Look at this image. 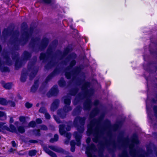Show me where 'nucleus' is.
<instances>
[{
	"label": "nucleus",
	"instance_id": "1",
	"mask_svg": "<svg viewBox=\"0 0 157 157\" xmlns=\"http://www.w3.org/2000/svg\"><path fill=\"white\" fill-rule=\"evenodd\" d=\"M104 115H101L98 119L94 118L90 121V124L88 126L86 134L87 136H90L93 134L94 137L92 140L94 142H98L101 135L104 133L105 129L104 127H101V123L102 121Z\"/></svg>",
	"mask_w": 157,
	"mask_h": 157
},
{
	"label": "nucleus",
	"instance_id": "2",
	"mask_svg": "<svg viewBox=\"0 0 157 157\" xmlns=\"http://www.w3.org/2000/svg\"><path fill=\"white\" fill-rule=\"evenodd\" d=\"M34 28L33 26H30L28 29L26 31H25L22 34V38L19 40L17 37H14L13 39H10V44L13 46L14 49L18 50L19 49V46H24L28 42L29 40L32 36Z\"/></svg>",
	"mask_w": 157,
	"mask_h": 157
},
{
	"label": "nucleus",
	"instance_id": "3",
	"mask_svg": "<svg viewBox=\"0 0 157 157\" xmlns=\"http://www.w3.org/2000/svg\"><path fill=\"white\" fill-rule=\"evenodd\" d=\"M40 40V38L38 37H33L31 39L29 44V46L34 52H38L39 51H44L47 48L49 43V40L48 38L44 37L42 40L40 44L38 46V48H37L36 47V43Z\"/></svg>",
	"mask_w": 157,
	"mask_h": 157
},
{
	"label": "nucleus",
	"instance_id": "4",
	"mask_svg": "<svg viewBox=\"0 0 157 157\" xmlns=\"http://www.w3.org/2000/svg\"><path fill=\"white\" fill-rule=\"evenodd\" d=\"M124 132H123L120 133L117 137V141L118 144L117 146L114 140L111 142L112 147L108 148V150L110 153L112 154V157H114L115 155L114 152L116 151L117 147L120 148L121 147H124L128 140V138L124 137Z\"/></svg>",
	"mask_w": 157,
	"mask_h": 157
},
{
	"label": "nucleus",
	"instance_id": "5",
	"mask_svg": "<svg viewBox=\"0 0 157 157\" xmlns=\"http://www.w3.org/2000/svg\"><path fill=\"white\" fill-rule=\"evenodd\" d=\"M83 85L81 87V89L83 92V95L84 97H90L92 96L94 94V90L92 88H90L88 89L90 86V83L89 82L85 81L84 79H80L77 82L76 85L78 86L80 85L81 84L84 82Z\"/></svg>",
	"mask_w": 157,
	"mask_h": 157
},
{
	"label": "nucleus",
	"instance_id": "6",
	"mask_svg": "<svg viewBox=\"0 0 157 157\" xmlns=\"http://www.w3.org/2000/svg\"><path fill=\"white\" fill-rule=\"evenodd\" d=\"M86 118L85 117H82L78 116L74 119L73 124L74 126L76 128L78 132L82 133L84 131V125L85 124Z\"/></svg>",
	"mask_w": 157,
	"mask_h": 157
},
{
	"label": "nucleus",
	"instance_id": "7",
	"mask_svg": "<svg viewBox=\"0 0 157 157\" xmlns=\"http://www.w3.org/2000/svg\"><path fill=\"white\" fill-rule=\"evenodd\" d=\"M53 48L52 46H49L46 50V53L41 52L40 54L39 59L43 62H46L48 59L53 57Z\"/></svg>",
	"mask_w": 157,
	"mask_h": 157
},
{
	"label": "nucleus",
	"instance_id": "8",
	"mask_svg": "<svg viewBox=\"0 0 157 157\" xmlns=\"http://www.w3.org/2000/svg\"><path fill=\"white\" fill-rule=\"evenodd\" d=\"M77 57V55L75 52H72L68 55L66 58V60L67 62L71 60L69 63V66L66 68V71H69L76 64V61L75 59Z\"/></svg>",
	"mask_w": 157,
	"mask_h": 157
},
{
	"label": "nucleus",
	"instance_id": "9",
	"mask_svg": "<svg viewBox=\"0 0 157 157\" xmlns=\"http://www.w3.org/2000/svg\"><path fill=\"white\" fill-rule=\"evenodd\" d=\"M35 62L32 61L30 62L28 64L27 69L29 71H32L29 75L30 80H32L36 75L38 71V69L36 68L35 66Z\"/></svg>",
	"mask_w": 157,
	"mask_h": 157
},
{
	"label": "nucleus",
	"instance_id": "10",
	"mask_svg": "<svg viewBox=\"0 0 157 157\" xmlns=\"http://www.w3.org/2000/svg\"><path fill=\"white\" fill-rule=\"evenodd\" d=\"M132 139V142L133 143L130 145L129 153L131 155L134 157L136 155V150L135 149H133L134 147V144H138L139 143L138 136L136 133H134L133 134Z\"/></svg>",
	"mask_w": 157,
	"mask_h": 157
},
{
	"label": "nucleus",
	"instance_id": "11",
	"mask_svg": "<svg viewBox=\"0 0 157 157\" xmlns=\"http://www.w3.org/2000/svg\"><path fill=\"white\" fill-rule=\"evenodd\" d=\"M6 122H0V132L2 130H6L11 132H17V130L16 127L13 124H10L9 125V127L6 125Z\"/></svg>",
	"mask_w": 157,
	"mask_h": 157
},
{
	"label": "nucleus",
	"instance_id": "12",
	"mask_svg": "<svg viewBox=\"0 0 157 157\" xmlns=\"http://www.w3.org/2000/svg\"><path fill=\"white\" fill-rule=\"evenodd\" d=\"M12 58L13 60H15V69L16 70H18L22 65L23 62L21 60H20L19 58V55L18 53L16 54L14 52H12Z\"/></svg>",
	"mask_w": 157,
	"mask_h": 157
},
{
	"label": "nucleus",
	"instance_id": "13",
	"mask_svg": "<svg viewBox=\"0 0 157 157\" xmlns=\"http://www.w3.org/2000/svg\"><path fill=\"white\" fill-rule=\"evenodd\" d=\"M85 98H86V99L83 104V109L85 111H89L91 109L93 105V102L90 97Z\"/></svg>",
	"mask_w": 157,
	"mask_h": 157
},
{
	"label": "nucleus",
	"instance_id": "14",
	"mask_svg": "<svg viewBox=\"0 0 157 157\" xmlns=\"http://www.w3.org/2000/svg\"><path fill=\"white\" fill-rule=\"evenodd\" d=\"M1 56L6 59V64L8 66H11L12 64V61L10 59L8 54V51L5 49H4L1 53Z\"/></svg>",
	"mask_w": 157,
	"mask_h": 157
},
{
	"label": "nucleus",
	"instance_id": "15",
	"mask_svg": "<svg viewBox=\"0 0 157 157\" xmlns=\"http://www.w3.org/2000/svg\"><path fill=\"white\" fill-rule=\"evenodd\" d=\"M59 131L60 134L61 135H65V136L69 139H70L71 135L70 133L66 132L65 131L66 125L64 124H60L59 126Z\"/></svg>",
	"mask_w": 157,
	"mask_h": 157
},
{
	"label": "nucleus",
	"instance_id": "16",
	"mask_svg": "<svg viewBox=\"0 0 157 157\" xmlns=\"http://www.w3.org/2000/svg\"><path fill=\"white\" fill-rule=\"evenodd\" d=\"M96 149L95 145L93 143H92L90 145L87 147L86 148V154L87 157H93L92 151Z\"/></svg>",
	"mask_w": 157,
	"mask_h": 157
},
{
	"label": "nucleus",
	"instance_id": "17",
	"mask_svg": "<svg viewBox=\"0 0 157 157\" xmlns=\"http://www.w3.org/2000/svg\"><path fill=\"white\" fill-rule=\"evenodd\" d=\"M49 147L52 150L59 153H61L65 155H68L70 154L69 152L65 151L63 148H58L55 146H50Z\"/></svg>",
	"mask_w": 157,
	"mask_h": 157
},
{
	"label": "nucleus",
	"instance_id": "18",
	"mask_svg": "<svg viewBox=\"0 0 157 157\" xmlns=\"http://www.w3.org/2000/svg\"><path fill=\"white\" fill-rule=\"evenodd\" d=\"M59 93V90L56 86H54L47 93V95L49 98L52 96H56Z\"/></svg>",
	"mask_w": 157,
	"mask_h": 157
},
{
	"label": "nucleus",
	"instance_id": "19",
	"mask_svg": "<svg viewBox=\"0 0 157 157\" xmlns=\"http://www.w3.org/2000/svg\"><path fill=\"white\" fill-rule=\"evenodd\" d=\"M100 111V109L98 107L94 108L92 110L89 114V119L90 120L97 115L99 113Z\"/></svg>",
	"mask_w": 157,
	"mask_h": 157
},
{
	"label": "nucleus",
	"instance_id": "20",
	"mask_svg": "<svg viewBox=\"0 0 157 157\" xmlns=\"http://www.w3.org/2000/svg\"><path fill=\"white\" fill-rule=\"evenodd\" d=\"M80 134L81 133L78 132H75L74 134L77 142L76 144L78 146H79L81 145V139L82 138V136Z\"/></svg>",
	"mask_w": 157,
	"mask_h": 157
},
{
	"label": "nucleus",
	"instance_id": "21",
	"mask_svg": "<svg viewBox=\"0 0 157 157\" xmlns=\"http://www.w3.org/2000/svg\"><path fill=\"white\" fill-rule=\"evenodd\" d=\"M59 104V101L58 99H55L52 103L51 109V110L54 111L58 108Z\"/></svg>",
	"mask_w": 157,
	"mask_h": 157
},
{
	"label": "nucleus",
	"instance_id": "22",
	"mask_svg": "<svg viewBox=\"0 0 157 157\" xmlns=\"http://www.w3.org/2000/svg\"><path fill=\"white\" fill-rule=\"evenodd\" d=\"M72 50L71 48H70L69 47H67L65 48L63 50V53H62L60 51L59 52L60 54L61 57L63 58L64 57L67 56L69 53Z\"/></svg>",
	"mask_w": 157,
	"mask_h": 157
},
{
	"label": "nucleus",
	"instance_id": "23",
	"mask_svg": "<svg viewBox=\"0 0 157 157\" xmlns=\"http://www.w3.org/2000/svg\"><path fill=\"white\" fill-rule=\"evenodd\" d=\"M82 68L80 66H76L71 71L72 74L74 76L78 75L81 72Z\"/></svg>",
	"mask_w": 157,
	"mask_h": 157
},
{
	"label": "nucleus",
	"instance_id": "24",
	"mask_svg": "<svg viewBox=\"0 0 157 157\" xmlns=\"http://www.w3.org/2000/svg\"><path fill=\"white\" fill-rule=\"evenodd\" d=\"M23 59L27 60L29 59L32 57V54L27 51H25L22 54Z\"/></svg>",
	"mask_w": 157,
	"mask_h": 157
},
{
	"label": "nucleus",
	"instance_id": "25",
	"mask_svg": "<svg viewBox=\"0 0 157 157\" xmlns=\"http://www.w3.org/2000/svg\"><path fill=\"white\" fill-rule=\"evenodd\" d=\"M79 90L78 87L76 86L71 89L69 91L70 94L72 96H75L76 95Z\"/></svg>",
	"mask_w": 157,
	"mask_h": 157
},
{
	"label": "nucleus",
	"instance_id": "26",
	"mask_svg": "<svg viewBox=\"0 0 157 157\" xmlns=\"http://www.w3.org/2000/svg\"><path fill=\"white\" fill-rule=\"evenodd\" d=\"M105 139V142L104 143L102 142H100L99 143V144L101 149H103L106 145L108 147V146L110 144V140H108L106 138Z\"/></svg>",
	"mask_w": 157,
	"mask_h": 157
},
{
	"label": "nucleus",
	"instance_id": "27",
	"mask_svg": "<svg viewBox=\"0 0 157 157\" xmlns=\"http://www.w3.org/2000/svg\"><path fill=\"white\" fill-rule=\"evenodd\" d=\"M55 62L52 60H51L45 65L44 68L46 70H48L54 66Z\"/></svg>",
	"mask_w": 157,
	"mask_h": 157
},
{
	"label": "nucleus",
	"instance_id": "28",
	"mask_svg": "<svg viewBox=\"0 0 157 157\" xmlns=\"http://www.w3.org/2000/svg\"><path fill=\"white\" fill-rule=\"evenodd\" d=\"M21 28V39L22 38V34L25 31H26L28 29V26L26 23L23 22L22 23Z\"/></svg>",
	"mask_w": 157,
	"mask_h": 157
},
{
	"label": "nucleus",
	"instance_id": "29",
	"mask_svg": "<svg viewBox=\"0 0 157 157\" xmlns=\"http://www.w3.org/2000/svg\"><path fill=\"white\" fill-rule=\"evenodd\" d=\"M64 103L65 105H70L71 103V98L68 96H64L63 97Z\"/></svg>",
	"mask_w": 157,
	"mask_h": 157
},
{
	"label": "nucleus",
	"instance_id": "30",
	"mask_svg": "<svg viewBox=\"0 0 157 157\" xmlns=\"http://www.w3.org/2000/svg\"><path fill=\"white\" fill-rule=\"evenodd\" d=\"M82 109L81 106L80 105H78L74 109L73 113L75 115L79 114L81 113Z\"/></svg>",
	"mask_w": 157,
	"mask_h": 157
},
{
	"label": "nucleus",
	"instance_id": "31",
	"mask_svg": "<svg viewBox=\"0 0 157 157\" xmlns=\"http://www.w3.org/2000/svg\"><path fill=\"white\" fill-rule=\"evenodd\" d=\"M12 32L8 29H4L2 32V35L4 37H6L10 35Z\"/></svg>",
	"mask_w": 157,
	"mask_h": 157
},
{
	"label": "nucleus",
	"instance_id": "32",
	"mask_svg": "<svg viewBox=\"0 0 157 157\" xmlns=\"http://www.w3.org/2000/svg\"><path fill=\"white\" fill-rule=\"evenodd\" d=\"M5 63V62H4V63L0 66V70L2 72H10V70L9 68L7 67L4 66Z\"/></svg>",
	"mask_w": 157,
	"mask_h": 157
},
{
	"label": "nucleus",
	"instance_id": "33",
	"mask_svg": "<svg viewBox=\"0 0 157 157\" xmlns=\"http://www.w3.org/2000/svg\"><path fill=\"white\" fill-rule=\"evenodd\" d=\"M27 72L26 71L22 72L21 73L20 80L22 82H25L26 81Z\"/></svg>",
	"mask_w": 157,
	"mask_h": 157
},
{
	"label": "nucleus",
	"instance_id": "34",
	"mask_svg": "<svg viewBox=\"0 0 157 157\" xmlns=\"http://www.w3.org/2000/svg\"><path fill=\"white\" fill-rule=\"evenodd\" d=\"M58 83L59 86L61 87L65 86L66 85V82L63 77H61L58 81Z\"/></svg>",
	"mask_w": 157,
	"mask_h": 157
},
{
	"label": "nucleus",
	"instance_id": "35",
	"mask_svg": "<svg viewBox=\"0 0 157 157\" xmlns=\"http://www.w3.org/2000/svg\"><path fill=\"white\" fill-rule=\"evenodd\" d=\"M65 76L67 79H71V77L72 76H74V75H72L71 71H65Z\"/></svg>",
	"mask_w": 157,
	"mask_h": 157
},
{
	"label": "nucleus",
	"instance_id": "36",
	"mask_svg": "<svg viewBox=\"0 0 157 157\" xmlns=\"http://www.w3.org/2000/svg\"><path fill=\"white\" fill-rule=\"evenodd\" d=\"M60 69L58 67L55 68L52 72L51 73L53 75L55 76L59 74L60 72Z\"/></svg>",
	"mask_w": 157,
	"mask_h": 157
},
{
	"label": "nucleus",
	"instance_id": "37",
	"mask_svg": "<svg viewBox=\"0 0 157 157\" xmlns=\"http://www.w3.org/2000/svg\"><path fill=\"white\" fill-rule=\"evenodd\" d=\"M63 109L64 112L66 113L71 111L72 109V108L70 106V105H66L64 106Z\"/></svg>",
	"mask_w": 157,
	"mask_h": 157
},
{
	"label": "nucleus",
	"instance_id": "38",
	"mask_svg": "<svg viewBox=\"0 0 157 157\" xmlns=\"http://www.w3.org/2000/svg\"><path fill=\"white\" fill-rule=\"evenodd\" d=\"M32 132L33 134L36 136H41V133L40 130L39 129H34L33 130Z\"/></svg>",
	"mask_w": 157,
	"mask_h": 157
},
{
	"label": "nucleus",
	"instance_id": "39",
	"mask_svg": "<svg viewBox=\"0 0 157 157\" xmlns=\"http://www.w3.org/2000/svg\"><path fill=\"white\" fill-rule=\"evenodd\" d=\"M59 140V136L57 134H56L54 135V137L51 138L50 140V142L51 143H53L54 142H56Z\"/></svg>",
	"mask_w": 157,
	"mask_h": 157
},
{
	"label": "nucleus",
	"instance_id": "40",
	"mask_svg": "<svg viewBox=\"0 0 157 157\" xmlns=\"http://www.w3.org/2000/svg\"><path fill=\"white\" fill-rule=\"evenodd\" d=\"M0 104L4 105H8L7 101L4 98H0Z\"/></svg>",
	"mask_w": 157,
	"mask_h": 157
},
{
	"label": "nucleus",
	"instance_id": "41",
	"mask_svg": "<svg viewBox=\"0 0 157 157\" xmlns=\"http://www.w3.org/2000/svg\"><path fill=\"white\" fill-rule=\"evenodd\" d=\"M6 114L3 112L0 111V120H4L6 119Z\"/></svg>",
	"mask_w": 157,
	"mask_h": 157
},
{
	"label": "nucleus",
	"instance_id": "42",
	"mask_svg": "<svg viewBox=\"0 0 157 157\" xmlns=\"http://www.w3.org/2000/svg\"><path fill=\"white\" fill-rule=\"evenodd\" d=\"M3 86L6 89H10L12 87V83L8 82L6 83L3 85Z\"/></svg>",
	"mask_w": 157,
	"mask_h": 157
},
{
	"label": "nucleus",
	"instance_id": "43",
	"mask_svg": "<svg viewBox=\"0 0 157 157\" xmlns=\"http://www.w3.org/2000/svg\"><path fill=\"white\" fill-rule=\"evenodd\" d=\"M18 131L21 133H23L25 131V129L24 126H19L17 128Z\"/></svg>",
	"mask_w": 157,
	"mask_h": 157
},
{
	"label": "nucleus",
	"instance_id": "44",
	"mask_svg": "<svg viewBox=\"0 0 157 157\" xmlns=\"http://www.w3.org/2000/svg\"><path fill=\"white\" fill-rule=\"evenodd\" d=\"M36 126V123L35 121H32L30 122L28 124V127H29L34 128Z\"/></svg>",
	"mask_w": 157,
	"mask_h": 157
},
{
	"label": "nucleus",
	"instance_id": "45",
	"mask_svg": "<svg viewBox=\"0 0 157 157\" xmlns=\"http://www.w3.org/2000/svg\"><path fill=\"white\" fill-rule=\"evenodd\" d=\"M119 157H129L127 151L126 150L122 151V154L119 156Z\"/></svg>",
	"mask_w": 157,
	"mask_h": 157
},
{
	"label": "nucleus",
	"instance_id": "46",
	"mask_svg": "<svg viewBox=\"0 0 157 157\" xmlns=\"http://www.w3.org/2000/svg\"><path fill=\"white\" fill-rule=\"evenodd\" d=\"M36 153L37 151L36 150H33L29 151V155L31 156H32L36 155Z\"/></svg>",
	"mask_w": 157,
	"mask_h": 157
},
{
	"label": "nucleus",
	"instance_id": "47",
	"mask_svg": "<svg viewBox=\"0 0 157 157\" xmlns=\"http://www.w3.org/2000/svg\"><path fill=\"white\" fill-rule=\"evenodd\" d=\"M19 120L20 122L22 123H25L26 122V117L24 116H20L19 117Z\"/></svg>",
	"mask_w": 157,
	"mask_h": 157
},
{
	"label": "nucleus",
	"instance_id": "48",
	"mask_svg": "<svg viewBox=\"0 0 157 157\" xmlns=\"http://www.w3.org/2000/svg\"><path fill=\"white\" fill-rule=\"evenodd\" d=\"M149 50L150 53L151 54H157V49L154 50L152 48H149Z\"/></svg>",
	"mask_w": 157,
	"mask_h": 157
},
{
	"label": "nucleus",
	"instance_id": "49",
	"mask_svg": "<svg viewBox=\"0 0 157 157\" xmlns=\"http://www.w3.org/2000/svg\"><path fill=\"white\" fill-rule=\"evenodd\" d=\"M124 121L120 120L117 122L116 124L118 125L120 128H121L123 125Z\"/></svg>",
	"mask_w": 157,
	"mask_h": 157
},
{
	"label": "nucleus",
	"instance_id": "50",
	"mask_svg": "<svg viewBox=\"0 0 157 157\" xmlns=\"http://www.w3.org/2000/svg\"><path fill=\"white\" fill-rule=\"evenodd\" d=\"M147 153L151 154L152 153L153 150L150 147H146Z\"/></svg>",
	"mask_w": 157,
	"mask_h": 157
},
{
	"label": "nucleus",
	"instance_id": "51",
	"mask_svg": "<svg viewBox=\"0 0 157 157\" xmlns=\"http://www.w3.org/2000/svg\"><path fill=\"white\" fill-rule=\"evenodd\" d=\"M8 104H9L11 107H14L15 106L16 104L15 102L9 100L7 101Z\"/></svg>",
	"mask_w": 157,
	"mask_h": 157
},
{
	"label": "nucleus",
	"instance_id": "52",
	"mask_svg": "<svg viewBox=\"0 0 157 157\" xmlns=\"http://www.w3.org/2000/svg\"><path fill=\"white\" fill-rule=\"evenodd\" d=\"M38 87L33 85L31 88V91L33 93L35 92L38 89Z\"/></svg>",
	"mask_w": 157,
	"mask_h": 157
},
{
	"label": "nucleus",
	"instance_id": "53",
	"mask_svg": "<svg viewBox=\"0 0 157 157\" xmlns=\"http://www.w3.org/2000/svg\"><path fill=\"white\" fill-rule=\"evenodd\" d=\"M153 109L155 115V117L157 118V105H154L153 107Z\"/></svg>",
	"mask_w": 157,
	"mask_h": 157
},
{
	"label": "nucleus",
	"instance_id": "54",
	"mask_svg": "<svg viewBox=\"0 0 157 157\" xmlns=\"http://www.w3.org/2000/svg\"><path fill=\"white\" fill-rule=\"evenodd\" d=\"M48 154L52 157H57L56 154L51 151H49Z\"/></svg>",
	"mask_w": 157,
	"mask_h": 157
},
{
	"label": "nucleus",
	"instance_id": "55",
	"mask_svg": "<svg viewBox=\"0 0 157 157\" xmlns=\"http://www.w3.org/2000/svg\"><path fill=\"white\" fill-rule=\"evenodd\" d=\"M33 104L29 103V102H27L25 104V106L27 109H30L33 106Z\"/></svg>",
	"mask_w": 157,
	"mask_h": 157
},
{
	"label": "nucleus",
	"instance_id": "56",
	"mask_svg": "<svg viewBox=\"0 0 157 157\" xmlns=\"http://www.w3.org/2000/svg\"><path fill=\"white\" fill-rule=\"evenodd\" d=\"M81 100L76 96L74 99V105L77 104Z\"/></svg>",
	"mask_w": 157,
	"mask_h": 157
},
{
	"label": "nucleus",
	"instance_id": "57",
	"mask_svg": "<svg viewBox=\"0 0 157 157\" xmlns=\"http://www.w3.org/2000/svg\"><path fill=\"white\" fill-rule=\"evenodd\" d=\"M40 2L41 3L49 4L52 2V0H40Z\"/></svg>",
	"mask_w": 157,
	"mask_h": 157
},
{
	"label": "nucleus",
	"instance_id": "58",
	"mask_svg": "<svg viewBox=\"0 0 157 157\" xmlns=\"http://www.w3.org/2000/svg\"><path fill=\"white\" fill-rule=\"evenodd\" d=\"M157 64V63L155 61H151L149 62L147 64V65L150 66L153 65H156Z\"/></svg>",
	"mask_w": 157,
	"mask_h": 157
},
{
	"label": "nucleus",
	"instance_id": "59",
	"mask_svg": "<svg viewBox=\"0 0 157 157\" xmlns=\"http://www.w3.org/2000/svg\"><path fill=\"white\" fill-rule=\"evenodd\" d=\"M100 103L99 101L97 99L95 100L94 102L93 103V105H94L95 107H97V106L99 105Z\"/></svg>",
	"mask_w": 157,
	"mask_h": 157
},
{
	"label": "nucleus",
	"instance_id": "60",
	"mask_svg": "<svg viewBox=\"0 0 157 157\" xmlns=\"http://www.w3.org/2000/svg\"><path fill=\"white\" fill-rule=\"evenodd\" d=\"M40 129L41 130L47 131L48 130L47 127L45 125L42 124L40 125Z\"/></svg>",
	"mask_w": 157,
	"mask_h": 157
},
{
	"label": "nucleus",
	"instance_id": "61",
	"mask_svg": "<svg viewBox=\"0 0 157 157\" xmlns=\"http://www.w3.org/2000/svg\"><path fill=\"white\" fill-rule=\"evenodd\" d=\"M46 111V109L44 107H41L40 108V109L39 110V112L41 113H45Z\"/></svg>",
	"mask_w": 157,
	"mask_h": 157
},
{
	"label": "nucleus",
	"instance_id": "62",
	"mask_svg": "<svg viewBox=\"0 0 157 157\" xmlns=\"http://www.w3.org/2000/svg\"><path fill=\"white\" fill-rule=\"evenodd\" d=\"M54 76L51 73H50L46 77L47 78L49 81L51 80Z\"/></svg>",
	"mask_w": 157,
	"mask_h": 157
},
{
	"label": "nucleus",
	"instance_id": "63",
	"mask_svg": "<svg viewBox=\"0 0 157 157\" xmlns=\"http://www.w3.org/2000/svg\"><path fill=\"white\" fill-rule=\"evenodd\" d=\"M119 128L118 125L116 124H114L113 126V128L114 131L117 130Z\"/></svg>",
	"mask_w": 157,
	"mask_h": 157
},
{
	"label": "nucleus",
	"instance_id": "64",
	"mask_svg": "<svg viewBox=\"0 0 157 157\" xmlns=\"http://www.w3.org/2000/svg\"><path fill=\"white\" fill-rule=\"evenodd\" d=\"M45 118L48 120L50 119L51 118V116L48 113H45Z\"/></svg>",
	"mask_w": 157,
	"mask_h": 157
}]
</instances>
